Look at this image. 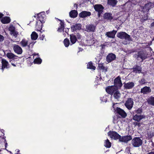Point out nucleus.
I'll use <instances>...</instances> for the list:
<instances>
[{
  "label": "nucleus",
  "instance_id": "obj_1",
  "mask_svg": "<svg viewBox=\"0 0 154 154\" xmlns=\"http://www.w3.org/2000/svg\"><path fill=\"white\" fill-rule=\"evenodd\" d=\"M117 35L118 37L120 39H125L129 42L132 41V39L130 36L125 32H119Z\"/></svg>",
  "mask_w": 154,
  "mask_h": 154
},
{
  "label": "nucleus",
  "instance_id": "obj_2",
  "mask_svg": "<svg viewBox=\"0 0 154 154\" xmlns=\"http://www.w3.org/2000/svg\"><path fill=\"white\" fill-rule=\"evenodd\" d=\"M142 141L139 137H135L132 141V144L134 147H139L142 145Z\"/></svg>",
  "mask_w": 154,
  "mask_h": 154
},
{
  "label": "nucleus",
  "instance_id": "obj_3",
  "mask_svg": "<svg viewBox=\"0 0 154 154\" xmlns=\"http://www.w3.org/2000/svg\"><path fill=\"white\" fill-rule=\"evenodd\" d=\"M108 135L111 138L115 140H119L120 137V135L115 131H110L108 132Z\"/></svg>",
  "mask_w": 154,
  "mask_h": 154
},
{
  "label": "nucleus",
  "instance_id": "obj_4",
  "mask_svg": "<svg viewBox=\"0 0 154 154\" xmlns=\"http://www.w3.org/2000/svg\"><path fill=\"white\" fill-rule=\"evenodd\" d=\"M118 90V88L114 86H108L106 89V92L109 94L112 95Z\"/></svg>",
  "mask_w": 154,
  "mask_h": 154
},
{
  "label": "nucleus",
  "instance_id": "obj_5",
  "mask_svg": "<svg viewBox=\"0 0 154 154\" xmlns=\"http://www.w3.org/2000/svg\"><path fill=\"white\" fill-rule=\"evenodd\" d=\"M94 8L95 10L98 12V16L99 17L103 12L104 7L101 5H95Z\"/></svg>",
  "mask_w": 154,
  "mask_h": 154
},
{
  "label": "nucleus",
  "instance_id": "obj_6",
  "mask_svg": "<svg viewBox=\"0 0 154 154\" xmlns=\"http://www.w3.org/2000/svg\"><path fill=\"white\" fill-rule=\"evenodd\" d=\"M134 102L132 98H129L126 102L125 105L126 107L129 109H131L133 107Z\"/></svg>",
  "mask_w": 154,
  "mask_h": 154
},
{
  "label": "nucleus",
  "instance_id": "obj_7",
  "mask_svg": "<svg viewBox=\"0 0 154 154\" xmlns=\"http://www.w3.org/2000/svg\"><path fill=\"white\" fill-rule=\"evenodd\" d=\"M114 86L118 88L122 87V84L121 80V78L118 76L114 80Z\"/></svg>",
  "mask_w": 154,
  "mask_h": 154
},
{
  "label": "nucleus",
  "instance_id": "obj_8",
  "mask_svg": "<svg viewBox=\"0 0 154 154\" xmlns=\"http://www.w3.org/2000/svg\"><path fill=\"white\" fill-rule=\"evenodd\" d=\"M14 51L18 54H21L23 52V50L21 47L19 45L14 44L13 47Z\"/></svg>",
  "mask_w": 154,
  "mask_h": 154
},
{
  "label": "nucleus",
  "instance_id": "obj_9",
  "mask_svg": "<svg viewBox=\"0 0 154 154\" xmlns=\"http://www.w3.org/2000/svg\"><path fill=\"white\" fill-rule=\"evenodd\" d=\"M148 54L146 52L141 51L139 52L138 53V58H140L142 61L147 58L148 57Z\"/></svg>",
  "mask_w": 154,
  "mask_h": 154
},
{
  "label": "nucleus",
  "instance_id": "obj_10",
  "mask_svg": "<svg viewBox=\"0 0 154 154\" xmlns=\"http://www.w3.org/2000/svg\"><path fill=\"white\" fill-rule=\"evenodd\" d=\"M151 91L149 87L145 86L141 89L140 93L144 94H147L151 92Z\"/></svg>",
  "mask_w": 154,
  "mask_h": 154
},
{
  "label": "nucleus",
  "instance_id": "obj_11",
  "mask_svg": "<svg viewBox=\"0 0 154 154\" xmlns=\"http://www.w3.org/2000/svg\"><path fill=\"white\" fill-rule=\"evenodd\" d=\"M145 116L144 115L136 114L134 116H133V119L135 121L139 122L142 119L145 118Z\"/></svg>",
  "mask_w": 154,
  "mask_h": 154
},
{
  "label": "nucleus",
  "instance_id": "obj_12",
  "mask_svg": "<svg viewBox=\"0 0 154 154\" xmlns=\"http://www.w3.org/2000/svg\"><path fill=\"white\" fill-rule=\"evenodd\" d=\"M132 139V137L130 136H126L121 137L120 136L119 141L120 142L127 143L128 141Z\"/></svg>",
  "mask_w": 154,
  "mask_h": 154
},
{
  "label": "nucleus",
  "instance_id": "obj_13",
  "mask_svg": "<svg viewBox=\"0 0 154 154\" xmlns=\"http://www.w3.org/2000/svg\"><path fill=\"white\" fill-rule=\"evenodd\" d=\"M116 58V56L113 53L109 54L106 57V61L109 63L115 60Z\"/></svg>",
  "mask_w": 154,
  "mask_h": 154
},
{
  "label": "nucleus",
  "instance_id": "obj_14",
  "mask_svg": "<svg viewBox=\"0 0 154 154\" xmlns=\"http://www.w3.org/2000/svg\"><path fill=\"white\" fill-rule=\"evenodd\" d=\"M134 86V83L133 82H129L127 83L124 84L125 88L127 89L132 88Z\"/></svg>",
  "mask_w": 154,
  "mask_h": 154
},
{
  "label": "nucleus",
  "instance_id": "obj_15",
  "mask_svg": "<svg viewBox=\"0 0 154 154\" xmlns=\"http://www.w3.org/2000/svg\"><path fill=\"white\" fill-rule=\"evenodd\" d=\"M116 32L117 31L113 30L112 31L108 32H106L105 35L107 37L109 38H114L115 37V35Z\"/></svg>",
  "mask_w": 154,
  "mask_h": 154
},
{
  "label": "nucleus",
  "instance_id": "obj_16",
  "mask_svg": "<svg viewBox=\"0 0 154 154\" xmlns=\"http://www.w3.org/2000/svg\"><path fill=\"white\" fill-rule=\"evenodd\" d=\"M116 111L117 113L122 117H125L127 116V114L125 112L119 108H117Z\"/></svg>",
  "mask_w": 154,
  "mask_h": 154
},
{
  "label": "nucleus",
  "instance_id": "obj_17",
  "mask_svg": "<svg viewBox=\"0 0 154 154\" xmlns=\"http://www.w3.org/2000/svg\"><path fill=\"white\" fill-rule=\"evenodd\" d=\"M21 46L23 47H25L28 46L29 48V45H28V41L25 38H23L20 42Z\"/></svg>",
  "mask_w": 154,
  "mask_h": 154
},
{
  "label": "nucleus",
  "instance_id": "obj_18",
  "mask_svg": "<svg viewBox=\"0 0 154 154\" xmlns=\"http://www.w3.org/2000/svg\"><path fill=\"white\" fill-rule=\"evenodd\" d=\"M81 25L80 24H76L72 25L71 27V29L72 32L79 30L81 29Z\"/></svg>",
  "mask_w": 154,
  "mask_h": 154
},
{
  "label": "nucleus",
  "instance_id": "obj_19",
  "mask_svg": "<svg viewBox=\"0 0 154 154\" xmlns=\"http://www.w3.org/2000/svg\"><path fill=\"white\" fill-rule=\"evenodd\" d=\"M85 30L87 32H94L95 30V26L92 25H88L86 26Z\"/></svg>",
  "mask_w": 154,
  "mask_h": 154
},
{
  "label": "nucleus",
  "instance_id": "obj_20",
  "mask_svg": "<svg viewBox=\"0 0 154 154\" xmlns=\"http://www.w3.org/2000/svg\"><path fill=\"white\" fill-rule=\"evenodd\" d=\"M2 69L3 71L5 68H7L8 67V66L9 65L8 63L5 60V59H2Z\"/></svg>",
  "mask_w": 154,
  "mask_h": 154
},
{
  "label": "nucleus",
  "instance_id": "obj_21",
  "mask_svg": "<svg viewBox=\"0 0 154 154\" xmlns=\"http://www.w3.org/2000/svg\"><path fill=\"white\" fill-rule=\"evenodd\" d=\"M91 15V13L90 12L87 11H83L80 13L79 15L80 17H85L87 16H90Z\"/></svg>",
  "mask_w": 154,
  "mask_h": 154
},
{
  "label": "nucleus",
  "instance_id": "obj_22",
  "mask_svg": "<svg viewBox=\"0 0 154 154\" xmlns=\"http://www.w3.org/2000/svg\"><path fill=\"white\" fill-rule=\"evenodd\" d=\"M43 22L41 21H37L35 28L38 31H40L42 28V23Z\"/></svg>",
  "mask_w": 154,
  "mask_h": 154
},
{
  "label": "nucleus",
  "instance_id": "obj_23",
  "mask_svg": "<svg viewBox=\"0 0 154 154\" xmlns=\"http://www.w3.org/2000/svg\"><path fill=\"white\" fill-rule=\"evenodd\" d=\"M38 16L39 19V20L38 21H41V22L44 23V22L43 21V19L45 18V15L44 13H39L38 14Z\"/></svg>",
  "mask_w": 154,
  "mask_h": 154
},
{
  "label": "nucleus",
  "instance_id": "obj_24",
  "mask_svg": "<svg viewBox=\"0 0 154 154\" xmlns=\"http://www.w3.org/2000/svg\"><path fill=\"white\" fill-rule=\"evenodd\" d=\"M118 1L116 0H108L107 4L109 5L115 6L117 4Z\"/></svg>",
  "mask_w": 154,
  "mask_h": 154
},
{
  "label": "nucleus",
  "instance_id": "obj_25",
  "mask_svg": "<svg viewBox=\"0 0 154 154\" xmlns=\"http://www.w3.org/2000/svg\"><path fill=\"white\" fill-rule=\"evenodd\" d=\"M70 40L71 43H72L70 45H71L75 43L77 41V38L75 35L73 34L70 35Z\"/></svg>",
  "mask_w": 154,
  "mask_h": 154
},
{
  "label": "nucleus",
  "instance_id": "obj_26",
  "mask_svg": "<svg viewBox=\"0 0 154 154\" xmlns=\"http://www.w3.org/2000/svg\"><path fill=\"white\" fill-rule=\"evenodd\" d=\"M154 5L151 2L148 3L145 5L144 7V9H145L146 10H149L152 8Z\"/></svg>",
  "mask_w": 154,
  "mask_h": 154
},
{
  "label": "nucleus",
  "instance_id": "obj_27",
  "mask_svg": "<svg viewBox=\"0 0 154 154\" xmlns=\"http://www.w3.org/2000/svg\"><path fill=\"white\" fill-rule=\"evenodd\" d=\"M103 17L105 19L107 20H111L113 18L112 14L109 13H105Z\"/></svg>",
  "mask_w": 154,
  "mask_h": 154
},
{
  "label": "nucleus",
  "instance_id": "obj_28",
  "mask_svg": "<svg viewBox=\"0 0 154 154\" xmlns=\"http://www.w3.org/2000/svg\"><path fill=\"white\" fill-rule=\"evenodd\" d=\"M1 21L3 23H8L10 22V19L8 17H5L2 19Z\"/></svg>",
  "mask_w": 154,
  "mask_h": 154
},
{
  "label": "nucleus",
  "instance_id": "obj_29",
  "mask_svg": "<svg viewBox=\"0 0 154 154\" xmlns=\"http://www.w3.org/2000/svg\"><path fill=\"white\" fill-rule=\"evenodd\" d=\"M31 38L32 40H35L38 38V34L35 32H33L31 35Z\"/></svg>",
  "mask_w": 154,
  "mask_h": 154
},
{
  "label": "nucleus",
  "instance_id": "obj_30",
  "mask_svg": "<svg viewBox=\"0 0 154 154\" xmlns=\"http://www.w3.org/2000/svg\"><path fill=\"white\" fill-rule=\"evenodd\" d=\"M147 102L149 104L154 106V97H151L147 100Z\"/></svg>",
  "mask_w": 154,
  "mask_h": 154
},
{
  "label": "nucleus",
  "instance_id": "obj_31",
  "mask_svg": "<svg viewBox=\"0 0 154 154\" xmlns=\"http://www.w3.org/2000/svg\"><path fill=\"white\" fill-rule=\"evenodd\" d=\"M77 11L75 10L71 11L69 13V15L71 17H77Z\"/></svg>",
  "mask_w": 154,
  "mask_h": 154
},
{
  "label": "nucleus",
  "instance_id": "obj_32",
  "mask_svg": "<svg viewBox=\"0 0 154 154\" xmlns=\"http://www.w3.org/2000/svg\"><path fill=\"white\" fill-rule=\"evenodd\" d=\"M6 56L8 58L10 59H14L16 57V55L11 52L7 53L6 54Z\"/></svg>",
  "mask_w": 154,
  "mask_h": 154
},
{
  "label": "nucleus",
  "instance_id": "obj_33",
  "mask_svg": "<svg viewBox=\"0 0 154 154\" xmlns=\"http://www.w3.org/2000/svg\"><path fill=\"white\" fill-rule=\"evenodd\" d=\"M121 94L118 90L114 93V98L118 100L120 97Z\"/></svg>",
  "mask_w": 154,
  "mask_h": 154
},
{
  "label": "nucleus",
  "instance_id": "obj_34",
  "mask_svg": "<svg viewBox=\"0 0 154 154\" xmlns=\"http://www.w3.org/2000/svg\"><path fill=\"white\" fill-rule=\"evenodd\" d=\"M141 71V68L139 66H137L136 67L133 68V71L135 73H140Z\"/></svg>",
  "mask_w": 154,
  "mask_h": 154
},
{
  "label": "nucleus",
  "instance_id": "obj_35",
  "mask_svg": "<svg viewBox=\"0 0 154 154\" xmlns=\"http://www.w3.org/2000/svg\"><path fill=\"white\" fill-rule=\"evenodd\" d=\"M60 26L58 28L57 31L59 32H61L62 30H63L64 28V23L61 21L60 23Z\"/></svg>",
  "mask_w": 154,
  "mask_h": 154
},
{
  "label": "nucleus",
  "instance_id": "obj_36",
  "mask_svg": "<svg viewBox=\"0 0 154 154\" xmlns=\"http://www.w3.org/2000/svg\"><path fill=\"white\" fill-rule=\"evenodd\" d=\"M87 66L88 68L93 70H95L96 69L95 67L93 66L92 63L91 62L88 63Z\"/></svg>",
  "mask_w": 154,
  "mask_h": 154
},
{
  "label": "nucleus",
  "instance_id": "obj_37",
  "mask_svg": "<svg viewBox=\"0 0 154 154\" xmlns=\"http://www.w3.org/2000/svg\"><path fill=\"white\" fill-rule=\"evenodd\" d=\"M105 143L104 146L105 147L110 148L111 146V143L108 139L105 140Z\"/></svg>",
  "mask_w": 154,
  "mask_h": 154
},
{
  "label": "nucleus",
  "instance_id": "obj_38",
  "mask_svg": "<svg viewBox=\"0 0 154 154\" xmlns=\"http://www.w3.org/2000/svg\"><path fill=\"white\" fill-rule=\"evenodd\" d=\"M63 42L66 47H68L70 44L69 40L67 38L65 39L63 41Z\"/></svg>",
  "mask_w": 154,
  "mask_h": 154
},
{
  "label": "nucleus",
  "instance_id": "obj_39",
  "mask_svg": "<svg viewBox=\"0 0 154 154\" xmlns=\"http://www.w3.org/2000/svg\"><path fill=\"white\" fill-rule=\"evenodd\" d=\"M142 112V110L141 108H139L135 110L134 112V113H136L138 115L140 114Z\"/></svg>",
  "mask_w": 154,
  "mask_h": 154
},
{
  "label": "nucleus",
  "instance_id": "obj_40",
  "mask_svg": "<svg viewBox=\"0 0 154 154\" xmlns=\"http://www.w3.org/2000/svg\"><path fill=\"white\" fill-rule=\"evenodd\" d=\"M9 30L10 32H12L15 31V28L13 26H11L9 28Z\"/></svg>",
  "mask_w": 154,
  "mask_h": 154
},
{
  "label": "nucleus",
  "instance_id": "obj_41",
  "mask_svg": "<svg viewBox=\"0 0 154 154\" xmlns=\"http://www.w3.org/2000/svg\"><path fill=\"white\" fill-rule=\"evenodd\" d=\"M34 62L36 63L40 64L42 62V60L39 58H38L35 59Z\"/></svg>",
  "mask_w": 154,
  "mask_h": 154
},
{
  "label": "nucleus",
  "instance_id": "obj_42",
  "mask_svg": "<svg viewBox=\"0 0 154 154\" xmlns=\"http://www.w3.org/2000/svg\"><path fill=\"white\" fill-rule=\"evenodd\" d=\"M10 34L11 35H13L15 38L16 37L18 34V32L16 31H15L12 32H10Z\"/></svg>",
  "mask_w": 154,
  "mask_h": 154
},
{
  "label": "nucleus",
  "instance_id": "obj_43",
  "mask_svg": "<svg viewBox=\"0 0 154 154\" xmlns=\"http://www.w3.org/2000/svg\"><path fill=\"white\" fill-rule=\"evenodd\" d=\"M139 82L140 85H142L146 83V81L143 78L140 80H139Z\"/></svg>",
  "mask_w": 154,
  "mask_h": 154
},
{
  "label": "nucleus",
  "instance_id": "obj_44",
  "mask_svg": "<svg viewBox=\"0 0 154 154\" xmlns=\"http://www.w3.org/2000/svg\"><path fill=\"white\" fill-rule=\"evenodd\" d=\"M98 67L100 69L104 70L105 67L103 64L99 63L98 64Z\"/></svg>",
  "mask_w": 154,
  "mask_h": 154
},
{
  "label": "nucleus",
  "instance_id": "obj_45",
  "mask_svg": "<svg viewBox=\"0 0 154 154\" xmlns=\"http://www.w3.org/2000/svg\"><path fill=\"white\" fill-rule=\"evenodd\" d=\"M4 38V37L2 35H0V42L3 41Z\"/></svg>",
  "mask_w": 154,
  "mask_h": 154
},
{
  "label": "nucleus",
  "instance_id": "obj_46",
  "mask_svg": "<svg viewBox=\"0 0 154 154\" xmlns=\"http://www.w3.org/2000/svg\"><path fill=\"white\" fill-rule=\"evenodd\" d=\"M147 154H154V152H151Z\"/></svg>",
  "mask_w": 154,
  "mask_h": 154
},
{
  "label": "nucleus",
  "instance_id": "obj_47",
  "mask_svg": "<svg viewBox=\"0 0 154 154\" xmlns=\"http://www.w3.org/2000/svg\"><path fill=\"white\" fill-rule=\"evenodd\" d=\"M113 122L114 123H116V121L115 120V118H114V120H113Z\"/></svg>",
  "mask_w": 154,
  "mask_h": 154
},
{
  "label": "nucleus",
  "instance_id": "obj_48",
  "mask_svg": "<svg viewBox=\"0 0 154 154\" xmlns=\"http://www.w3.org/2000/svg\"><path fill=\"white\" fill-rule=\"evenodd\" d=\"M123 44L125 45H126L127 44V43L126 42H124Z\"/></svg>",
  "mask_w": 154,
  "mask_h": 154
},
{
  "label": "nucleus",
  "instance_id": "obj_49",
  "mask_svg": "<svg viewBox=\"0 0 154 154\" xmlns=\"http://www.w3.org/2000/svg\"><path fill=\"white\" fill-rule=\"evenodd\" d=\"M11 64L14 66H16V65L15 64H14V63H11Z\"/></svg>",
  "mask_w": 154,
  "mask_h": 154
},
{
  "label": "nucleus",
  "instance_id": "obj_50",
  "mask_svg": "<svg viewBox=\"0 0 154 154\" xmlns=\"http://www.w3.org/2000/svg\"><path fill=\"white\" fill-rule=\"evenodd\" d=\"M7 143H6L5 144V147H6V146H7Z\"/></svg>",
  "mask_w": 154,
  "mask_h": 154
},
{
  "label": "nucleus",
  "instance_id": "obj_51",
  "mask_svg": "<svg viewBox=\"0 0 154 154\" xmlns=\"http://www.w3.org/2000/svg\"><path fill=\"white\" fill-rule=\"evenodd\" d=\"M74 5V6H75V5H76H76H76V4H75V5Z\"/></svg>",
  "mask_w": 154,
  "mask_h": 154
},
{
  "label": "nucleus",
  "instance_id": "obj_52",
  "mask_svg": "<svg viewBox=\"0 0 154 154\" xmlns=\"http://www.w3.org/2000/svg\"><path fill=\"white\" fill-rule=\"evenodd\" d=\"M91 41V40H89V42H90V41Z\"/></svg>",
  "mask_w": 154,
  "mask_h": 154
}]
</instances>
